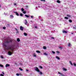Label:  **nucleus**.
Returning a JSON list of instances; mask_svg holds the SVG:
<instances>
[{"label":"nucleus","mask_w":76,"mask_h":76,"mask_svg":"<svg viewBox=\"0 0 76 76\" xmlns=\"http://www.w3.org/2000/svg\"><path fill=\"white\" fill-rule=\"evenodd\" d=\"M7 48L9 50H12V52H13V50H14V47L13 46H8Z\"/></svg>","instance_id":"nucleus-1"},{"label":"nucleus","mask_w":76,"mask_h":76,"mask_svg":"<svg viewBox=\"0 0 76 76\" xmlns=\"http://www.w3.org/2000/svg\"><path fill=\"white\" fill-rule=\"evenodd\" d=\"M35 70L36 71L38 72H39V69H38V68L37 67H35Z\"/></svg>","instance_id":"nucleus-2"},{"label":"nucleus","mask_w":76,"mask_h":76,"mask_svg":"<svg viewBox=\"0 0 76 76\" xmlns=\"http://www.w3.org/2000/svg\"><path fill=\"white\" fill-rule=\"evenodd\" d=\"M8 53L9 56H11L13 54V52H11L10 51H9L8 52Z\"/></svg>","instance_id":"nucleus-3"},{"label":"nucleus","mask_w":76,"mask_h":76,"mask_svg":"<svg viewBox=\"0 0 76 76\" xmlns=\"http://www.w3.org/2000/svg\"><path fill=\"white\" fill-rule=\"evenodd\" d=\"M24 23L25 25H27V23H28V21H27L26 20H24Z\"/></svg>","instance_id":"nucleus-4"},{"label":"nucleus","mask_w":76,"mask_h":76,"mask_svg":"<svg viewBox=\"0 0 76 76\" xmlns=\"http://www.w3.org/2000/svg\"><path fill=\"white\" fill-rule=\"evenodd\" d=\"M33 57H37V56L36 55V53H34L33 55Z\"/></svg>","instance_id":"nucleus-5"},{"label":"nucleus","mask_w":76,"mask_h":76,"mask_svg":"<svg viewBox=\"0 0 76 76\" xmlns=\"http://www.w3.org/2000/svg\"><path fill=\"white\" fill-rule=\"evenodd\" d=\"M11 42L12 40H8L7 41H6V42H7V43H9V42Z\"/></svg>","instance_id":"nucleus-6"},{"label":"nucleus","mask_w":76,"mask_h":76,"mask_svg":"<svg viewBox=\"0 0 76 76\" xmlns=\"http://www.w3.org/2000/svg\"><path fill=\"white\" fill-rule=\"evenodd\" d=\"M6 67H10V65L9 64H7L5 65Z\"/></svg>","instance_id":"nucleus-7"},{"label":"nucleus","mask_w":76,"mask_h":76,"mask_svg":"<svg viewBox=\"0 0 76 76\" xmlns=\"http://www.w3.org/2000/svg\"><path fill=\"white\" fill-rule=\"evenodd\" d=\"M3 47H4V48H6V47H7V46L4 43H3Z\"/></svg>","instance_id":"nucleus-8"},{"label":"nucleus","mask_w":76,"mask_h":76,"mask_svg":"<svg viewBox=\"0 0 76 76\" xmlns=\"http://www.w3.org/2000/svg\"><path fill=\"white\" fill-rule=\"evenodd\" d=\"M10 18H11V19H13V18H14V17L12 15H10Z\"/></svg>","instance_id":"nucleus-9"},{"label":"nucleus","mask_w":76,"mask_h":76,"mask_svg":"<svg viewBox=\"0 0 76 76\" xmlns=\"http://www.w3.org/2000/svg\"><path fill=\"white\" fill-rule=\"evenodd\" d=\"M20 30H21V31H23V27L22 26H20Z\"/></svg>","instance_id":"nucleus-10"},{"label":"nucleus","mask_w":76,"mask_h":76,"mask_svg":"<svg viewBox=\"0 0 76 76\" xmlns=\"http://www.w3.org/2000/svg\"><path fill=\"white\" fill-rule=\"evenodd\" d=\"M15 14H16L17 16H19V14H18V13L17 12H14Z\"/></svg>","instance_id":"nucleus-11"},{"label":"nucleus","mask_w":76,"mask_h":76,"mask_svg":"<svg viewBox=\"0 0 76 76\" xmlns=\"http://www.w3.org/2000/svg\"><path fill=\"white\" fill-rule=\"evenodd\" d=\"M58 74H59V75H61V76H63V74L62 73H60V72H58Z\"/></svg>","instance_id":"nucleus-12"},{"label":"nucleus","mask_w":76,"mask_h":76,"mask_svg":"<svg viewBox=\"0 0 76 76\" xmlns=\"http://www.w3.org/2000/svg\"><path fill=\"white\" fill-rule=\"evenodd\" d=\"M63 33H67V32L66 31H65L64 30L62 31Z\"/></svg>","instance_id":"nucleus-13"},{"label":"nucleus","mask_w":76,"mask_h":76,"mask_svg":"<svg viewBox=\"0 0 76 76\" xmlns=\"http://www.w3.org/2000/svg\"><path fill=\"white\" fill-rule=\"evenodd\" d=\"M67 16L69 18H70V17H71V15H69L68 14L67 15Z\"/></svg>","instance_id":"nucleus-14"},{"label":"nucleus","mask_w":76,"mask_h":76,"mask_svg":"<svg viewBox=\"0 0 76 76\" xmlns=\"http://www.w3.org/2000/svg\"><path fill=\"white\" fill-rule=\"evenodd\" d=\"M68 46H69V47H71V46H72V45H71L70 43H68Z\"/></svg>","instance_id":"nucleus-15"},{"label":"nucleus","mask_w":76,"mask_h":76,"mask_svg":"<svg viewBox=\"0 0 76 76\" xmlns=\"http://www.w3.org/2000/svg\"><path fill=\"white\" fill-rule=\"evenodd\" d=\"M56 58L57 59H58V60H60V58H59V57L56 56Z\"/></svg>","instance_id":"nucleus-16"},{"label":"nucleus","mask_w":76,"mask_h":76,"mask_svg":"<svg viewBox=\"0 0 76 76\" xmlns=\"http://www.w3.org/2000/svg\"><path fill=\"white\" fill-rule=\"evenodd\" d=\"M63 70H64V71H67V69H65L64 68H63Z\"/></svg>","instance_id":"nucleus-17"},{"label":"nucleus","mask_w":76,"mask_h":76,"mask_svg":"<svg viewBox=\"0 0 76 76\" xmlns=\"http://www.w3.org/2000/svg\"><path fill=\"white\" fill-rule=\"evenodd\" d=\"M17 41H18V42H19V41H20V39H19V38H18L17 39Z\"/></svg>","instance_id":"nucleus-18"},{"label":"nucleus","mask_w":76,"mask_h":76,"mask_svg":"<svg viewBox=\"0 0 76 76\" xmlns=\"http://www.w3.org/2000/svg\"><path fill=\"white\" fill-rule=\"evenodd\" d=\"M36 52L37 53H40V51L39 50H37L36 51Z\"/></svg>","instance_id":"nucleus-19"},{"label":"nucleus","mask_w":76,"mask_h":76,"mask_svg":"<svg viewBox=\"0 0 76 76\" xmlns=\"http://www.w3.org/2000/svg\"><path fill=\"white\" fill-rule=\"evenodd\" d=\"M19 69L21 71H22L23 70V69H22L21 68H19Z\"/></svg>","instance_id":"nucleus-20"},{"label":"nucleus","mask_w":76,"mask_h":76,"mask_svg":"<svg viewBox=\"0 0 76 76\" xmlns=\"http://www.w3.org/2000/svg\"><path fill=\"white\" fill-rule=\"evenodd\" d=\"M0 67H3V65L2 64H0Z\"/></svg>","instance_id":"nucleus-21"},{"label":"nucleus","mask_w":76,"mask_h":76,"mask_svg":"<svg viewBox=\"0 0 76 76\" xmlns=\"http://www.w3.org/2000/svg\"><path fill=\"white\" fill-rule=\"evenodd\" d=\"M25 16H26V18H29V16H28L26 15H25Z\"/></svg>","instance_id":"nucleus-22"},{"label":"nucleus","mask_w":76,"mask_h":76,"mask_svg":"<svg viewBox=\"0 0 76 76\" xmlns=\"http://www.w3.org/2000/svg\"><path fill=\"white\" fill-rule=\"evenodd\" d=\"M44 54L45 55V56H48V54H47L46 53H44Z\"/></svg>","instance_id":"nucleus-23"},{"label":"nucleus","mask_w":76,"mask_h":76,"mask_svg":"<svg viewBox=\"0 0 76 76\" xmlns=\"http://www.w3.org/2000/svg\"><path fill=\"white\" fill-rule=\"evenodd\" d=\"M69 63L70 64H71V65H72V66H73V64H72V62H71V61H69Z\"/></svg>","instance_id":"nucleus-24"},{"label":"nucleus","mask_w":76,"mask_h":76,"mask_svg":"<svg viewBox=\"0 0 76 76\" xmlns=\"http://www.w3.org/2000/svg\"><path fill=\"white\" fill-rule=\"evenodd\" d=\"M24 34L25 36H27V34L26 33H24Z\"/></svg>","instance_id":"nucleus-25"},{"label":"nucleus","mask_w":76,"mask_h":76,"mask_svg":"<svg viewBox=\"0 0 76 76\" xmlns=\"http://www.w3.org/2000/svg\"><path fill=\"white\" fill-rule=\"evenodd\" d=\"M57 2L58 3H60V1L59 0H57Z\"/></svg>","instance_id":"nucleus-26"},{"label":"nucleus","mask_w":76,"mask_h":76,"mask_svg":"<svg viewBox=\"0 0 76 76\" xmlns=\"http://www.w3.org/2000/svg\"><path fill=\"white\" fill-rule=\"evenodd\" d=\"M46 47H45V46H43V49H46Z\"/></svg>","instance_id":"nucleus-27"},{"label":"nucleus","mask_w":76,"mask_h":76,"mask_svg":"<svg viewBox=\"0 0 76 76\" xmlns=\"http://www.w3.org/2000/svg\"><path fill=\"white\" fill-rule=\"evenodd\" d=\"M69 22H72V20H69Z\"/></svg>","instance_id":"nucleus-28"},{"label":"nucleus","mask_w":76,"mask_h":76,"mask_svg":"<svg viewBox=\"0 0 76 76\" xmlns=\"http://www.w3.org/2000/svg\"><path fill=\"white\" fill-rule=\"evenodd\" d=\"M59 48H60V49H62V47L61 46L59 47Z\"/></svg>","instance_id":"nucleus-29"},{"label":"nucleus","mask_w":76,"mask_h":76,"mask_svg":"<svg viewBox=\"0 0 76 76\" xmlns=\"http://www.w3.org/2000/svg\"><path fill=\"white\" fill-rule=\"evenodd\" d=\"M21 11H24V9L23 8H21Z\"/></svg>","instance_id":"nucleus-30"},{"label":"nucleus","mask_w":76,"mask_h":76,"mask_svg":"<svg viewBox=\"0 0 76 76\" xmlns=\"http://www.w3.org/2000/svg\"><path fill=\"white\" fill-rule=\"evenodd\" d=\"M65 19H68V18H67V17H65Z\"/></svg>","instance_id":"nucleus-31"},{"label":"nucleus","mask_w":76,"mask_h":76,"mask_svg":"<svg viewBox=\"0 0 76 76\" xmlns=\"http://www.w3.org/2000/svg\"><path fill=\"white\" fill-rule=\"evenodd\" d=\"M23 13H24V14H26V11H23Z\"/></svg>","instance_id":"nucleus-32"},{"label":"nucleus","mask_w":76,"mask_h":76,"mask_svg":"<svg viewBox=\"0 0 76 76\" xmlns=\"http://www.w3.org/2000/svg\"><path fill=\"white\" fill-rule=\"evenodd\" d=\"M52 53H53V54H55V52H54V51H52Z\"/></svg>","instance_id":"nucleus-33"},{"label":"nucleus","mask_w":76,"mask_h":76,"mask_svg":"<svg viewBox=\"0 0 76 76\" xmlns=\"http://www.w3.org/2000/svg\"><path fill=\"white\" fill-rule=\"evenodd\" d=\"M20 16H23V15L21 13L20 14Z\"/></svg>","instance_id":"nucleus-34"},{"label":"nucleus","mask_w":76,"mask_h":76,"mask_svg":"<svg viewBox=\"0 0 76 76\" xmlns=\"http://www.w3.org/2000/svg\"><path fill=\"white\" fill-rule=\"evenodd\" d=\"M39 67L40 69H42V66H39Z\"/></svg>","instance_id":"nucleus-35"},{"label":"nucleus","mask_w":76,"mask_h":76,"mask_svg":"<svg viewBox=\"0 0 76 76\" xmlns=\"http://www.w3.org/2000/svg\"><path fill=\"white\" fill-rule=\"evenodd\" d=\"M16 76H19V74L18 73H17L16 74Z\"/></svg>","instance_id":"nucleus-36"},{"label":"nucleus","mask_w":76,"mask_h":76,"mask_svg":"<svg viewBox=\"0 0 76 76\" xmlns=\"http://www.w3.org/2000/svg\"><path fill=\"white\" fill-rule=\"evenodd\" d=\"M74 64V66H76V64H75V63H74V64Z\"/></svg>","instance_id":"nucleus-37"},{"label":"nucleus","mask_w":76,"mask_h":76,"mask_svg":"<svg viewBox=\"0 0 76 76\" xmlns=\"http://www.w3.org/2000/svg\"><path fill=\"white\" fill-rule=\"evenodd\" d=\"M39 72V74H40V75H42V72Z\"/></svg>","instance_id":"nucleus-38"},{"label":"nucleus","mask_w":76,"mask_h":76,"mask_svg":"<svg viewBox=\"0 0 76 76\" xmlns=\"http://www.w3.org/2000/svg\"><path fill=\"white\" fill-rule=\"evenodd\" d=\"M56 53H60V52H59L58 51H56Z\"/></svg>","instance_id":"nucleus-39"},{"label":"nucleus","mask_w":76,"mask_h":76,"mask_svg":"<svg viewBox=\"0 0 76 76\" xmlns=\"http://www.w3.org/2000/svg\"><path fill=\"white\" fill-rule=\"evenodd\" d=\"M73 29H76V27H73Z\"/></svg>","instance_id":"nucleus-40"},{"label":"nucleus","mask_w":76,"mask_h":76,"mask_svg":"<svg viewBox=\"0 0 76 76\" xmlns=\"http://www.w3.org/2000/svg\"><path fill=\"white\" fill-rule=\"evenodd\" d=\"M3 29H6V27H4L3 28Z\"/></svg>","instance_id":"nucleus-41"},{"label":"nucleus","mask_w":76,"mask_h":76,"mask_svg":"<svg viewBox=\"0 0 76 76\" xmlns=\"http://www.w3.org/2000/svg\"><path fill=\"white\" fill-rule=\"evenodd\" d=\"M51 38L52 39H54V37H52Z\"/></svg>","instance_id":"nucleus-42"},{"label":"nucleus","mask_w":76,"mask_h":76,"mask_svg":"<svg viewBox=\"0 0 76 76\" xmlns=\"http://www.w3.org/2000/svg\"><path fill=\"white\" fill-rule=\"evenodd\" d=\"M0 75L1 76H4V75H3L2 74H1Z\"/></svg>","instance_id":"nucleus-43"},{"label":"nucleus","mask_w":76,"mask_h":76,"mask_svg":"<svg viewBox=\"0 0 76 76\" xmlns=\"http://www.w3.org/2000/svg\"><path fill=\"white\" fill-rule=\"evenodd\" d=\"M31 18H34V16H31Z\"/></svg>","instance_id":"nucleus-44"},{"label":"nucleus","mask_w":76,"mask_h":76,"mask_svg":"<svg viewBox=\"0 0 76 76\" xmlns=\"http://www.w3.org/2000/svg\"><path fill=\"white\" fill-rule=\"evenodd\" d=\"M14 6H16V4L14 3Z\"/></svg>","instance_id":"nucleus-45"},{"label":"nucleus","mask_w":76,"mask_h":76,"mask_svg":"<svg viewBox=\"0 0 76 76\" xmlns=\"http://www.w3.org/2000/svg\"><path fill=\"white\" fill-rule=\"evenodd\" d=\"M1 58H4V57H3V56H1Z\"/></svg>","instance_id":"nucleus-46"},{"label":"nucleus","mask_w":76,"mask_h":76,"mask_svg":"<svg viewBox=\"0 0 76 76\" xmlns=\"http://www.w3.org/2000/svg\"><path fill=\"white\" fill-rule=\"evenodd\" d=\"M30 22H32V23H33V22H33V21H32V20H31L30 21Z\"/></svg>","instance_id":"nucleus-47"},{"label":"nucleus","mask_w":76,"mask_h":76,"mask_svg":"<svg viewBox=\"0 0 76 76\" xmlns=\"http://www.w3.org/2000/svg\"><path fill=\"white\" fill-rule=\"evenodd\" d=\"M35 28H36V29H37V26H35Z\"/></svg>","instance_id":"nucleus-48"},{"label":"nucleus","mask_w":76,"mask_h":76,"mask_svg":"<svg viewBox=\"0 0 76 76\" xmlns=\"http://www.w3.org/2000/svg\"><path fill=\"white\" fill-rule=\"evenodd\" d=\"M26 71H27V72H28V69H26Z\"/></svg>","instance_id":"nucleus-49"},{"label":"nucleus","mask_w":76,"mask_h":76,"mask_svg":"<svg viewBox=\"0 0 76 76\" xmlns=\"http://www.w3.org/2000/svg\"><path fill=\"white\" fill-rule=\"evenodd\" d=\"M2 74H3V75H4V72H2Z\"/></svg>","instance_id":"nucleus-50"},{"label":"nucleus","mask_w":76,"mask_h":76,"mask_svg":"<svg viewBox=\"0 0 76 76\" xmlns=\"http://www.w3.org/2000/svg\"><path fill=\"white\" fill-rule=\"evenodd\" d=\"M41 1H45V0H41Z\"/></svg>","instance_id":"nucleus-51"},{"label":"nucleus","mask_w":76,"mask_h":76,"mask_svg":"<svg viewBox=\"0 0 76 76\" xmlns=\"http://www.w3.org/2000/svg\"><path fill=\"white\" fill-rule=\"evenodd\" d=\"M4 15H6V13H4Z\"/></svg>","instance_id":"nucleus-52"},{"label":"nucleus","mask_w":76,"mask_h":76,"mask_svg":"<svg viewBox=\"0 0 76 76\" xmlns=\"http://www.w3.org/2000/svg\"><path fill=\"white\" fill-rule=\"evenodd\" d=\"M72 34H73V33H72Z\"/></svg>","instance_id":"nucleus-53"},{"label":"nucleus","mask_w":76,"mask_h":76,"mask_svg":"<svg viewBox=\"0 0 76 76\" xmlns=\"http://www.w3.org/2000/svg\"><path fill=\"white\" fill-rule=\"evenodd\" d=\"M28 26V25H27V26Z\"/></svg>","instance_id":"nucleus-54"},{"label":"nucleus","mask_w":76,"mask_h":76,"mask_svg":"<svg viewBox=\"0 0 76 76\" xmlns=\"http://www.w3.org/2000/svg\"><path fill=\"white\" fill-rule=\"evenodd\" d=\"M0 6H1V5H0Z\"/></svg>","instance_id":"nucleus-55"}]
</instances>
